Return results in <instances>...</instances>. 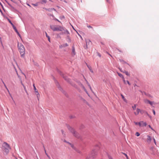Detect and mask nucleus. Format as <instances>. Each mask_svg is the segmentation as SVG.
Returning <instances> with one entry per match:
<instances>
[{
    "label": "nucleus",
    "instance_id": "obj_1",
    "mask_svg": "<svg viewBox=\"0 0 159 159\" xmlns=\"http://www.w3.org/2000/svg\"><path fill=\"white\" fill-rule=\"evenodd\" d=\"M60 75L63 77V78L68 83L71 84L72 86L76 88L77 85L74 83H73L71 81V80L69 79L66 75L61 72V71L58 70V71Z\"/></svg>",
    "mask_w": 159,
    "mask_h": 159
},
{
    "label": "nucleus",
    "instance_id": "obj_2",
    "mask_svg": "<svg viewBox=\"0 0 159 159\" xmlns=\"http://www.w3.org/2000/svg\"><path fill=\"white\" fill-rule=\"evenodd\" d=\"M18 47L19 48L21 57H25V48L24 46L21 44H19L18 43Z\"/></svg>",
    "mask_w": 159,
    "mask_h": 159
},
{
    "label": "nucleus",
    "instance_id": "obj_3",
    "mask_svg": "<svg viewBox=\"0 0 159 159\" xmlns=\"http://www.w3.org/2000/svg\"><path fill=\"white\" fill-rule=\"evenodd\" d=\"M53 79L54 80V82L56 84V85L59 89L67 97H68V95L67 94L65 91L63 90L62 88L60 86L59 82L55 79L54 77H53Z\"/></svg>",
    "mask_w": 159,
    "mask_h": 159
},
{
    "label": "nucleus",
    "instance_id": "obj_4",
    "mask_svg": "<svg viewBox=\"0 0 159 159\" xmlns=\"http://www.w3.org/2000/svg\"><path fill=\"white\" fill-rule=\"evenodd\" d=\"M3 151L7 154L9 152V150L11 149L9 145L6 142H4L2 145Z\"/></svg>",
    "mask_w": 159,
    "mask_h": 159
},
{
    "label": "nucleus",
    "instance_id": "obj_5",
    "mask_svg": "<svg viewBox=\"0 0 159 159\" xmlns=\"http://www.w3.org/2000/svg\"><path fill=\"white\" fill-rule=\"evenodd\" d=\"M61 30L62 32L60 33V34H70L69 31L65 27H62Z\"/></svg>",
    "mask_w": 159,
    "mask_h": 159
},
{
    "label": "nucleus",
    "instance_id": "obj_6",
    "mask_svg": "<svg viewBox=\"0 0 159 159\" xmlns=\"http://www.w3.org/2000/svg\"><path fill=\"white\" fill-rule=\"evenodd\" d=\"M71 132L73 134V135L77 138L80 139V135L78 133H77L75 130H71Z\"/></svg>",
    "mask_w": 159,
    "mask_h": 159
},
{
    "label": "nucleus",
    "instance_id": "obj_7",
    "mask_svg": "<svg viewBox=\"0 0 159 159\" xmlns=\"http://www.w3.org/2000/svg\"><path fill=\"white\" fill-rule=\"evenodd\" d=\"M141 114L142 115H147L151 119L152 118V116L149 115L148 113L145 110H141Z\"/></svg>",
    "mask_w": 159,
    "mask_h": 159
},
{
    "label": "nucleus",
    "instance_id": "obj_8",
    "mask_svg": "<svg viewBox=\"0 0 159 159\" xmlns=\"http://www.w3.org/2000/svg\"><path fill=\"white\" fill-rule=\"evenodd\" d=\"M117 73L119 76H120V77H121V78H122L124 83L125 84H126V81L125 80V78H124L123 75L122 74H121L120 73H119L118 72H117Z\"/></svg>",
    "mask_w": 159,
    "mask_h": 159
},
{
    "label": "nucleus",
    "instance_id": "obj_9",
    "mask_svg": "<svg viewBox=\"0 0 159 159\" xmlns=\"http://www.w3.org/2000/svg\"><path fill=\"white\" fill-rule=\"evenodd\" d=\"M62 26L59 25L58 26V27H56V28L55 29V31H62Z\"/></svg>",
    "mask_w": 159,
    "mask_h": 159
},
{
    "label": "nucleus",
    "instance_id": "obj_10",
    "mask_svg": "<svg viewBox=\"0 0 159 159\" xmlns=\"http://www.w3.org/2000/svg\"><path fill=\"white\" fill-rule=\"evenodd\" d=\"M144 102L146 103L149 104L151 106H152L154 103L153 102L151 101L148 99L145 100Z\"/></svg>",
    "mask_w": 159,
    "mask_h": 159
},
{
    "label": "nucleus",
    "instance_id": "obj_11",
    "mask_svg": "<svg viewBox=\"0 0 159 159\" xmlns=\"http://www.w3.org/2000/svg\"><path fill=\"white\" fill-rule=\"evenodd\" d=\"M147 142L149 143H150L152 140V137L149 135H147Z\"/></svg>",
    "mask_w": 159,
    "mask_h": 159
},
{
    "label": "nucleus",
    "instance_id": "obj_12",
    "mask_svg": "<svg viewBox=\"0 0 159 159\" xmlns=\"http://www.w3.org/2000/svg\"><path fill=\"white\" fill-rule=\"evenodd\" d=\"M147 125V124L145 122H144L143 121H140V127L146 126Z\"/></svg>",
    "mask_w": 159,
    "mask_h": 159
},
{
    "label": "nucleus",
    "instance_id": "obj_13",
    "mask_svg": "<svg viewBox=\"0 0 159 159\" xmlns=\"http://www.w3.org/2000/svg\"><path fill=\"white\" fill-rule=\"evenodd\" d=\"M77 82L80 86L83 89H84V90H85L86 93H88L86 91L84 86L83 85V84L80 81H78Z\"/></svg>",
    "mask_w": 159,
    "mask_h": 159
},
{
    "label": "nucleus",
    "instance_id": "obj_14",
    "mask_svg": "<svg viewBox=\"0 0 159 159\" xmlns=\"http://www.w3.org/2000/svg\"><path fill=\"white\" fill-rule=\"evenodd\" d=\"M72 54H73L74 55H75L76 54V52H75V48L74 45L72 46Z\"/></svg>",
    "mask_w": 159,
    "mask_h": 159
},
{
    "label": "nucleus",
    "instance_id": "obj_15",
    "mask_svg": "<svg viewBox=\"0 0 159 159\" xmlns=\"http://www.w3.org/2000/svg\"><path fill=\"white\" fill-rule=\"evenodd\" d=\"M67 35L66 39H68L67 41L69 43H70L71 42V39H70V38L69 36V34H67Z\"/></svg>",
    "mask_w": 159,
    "mask_h": 159
},
{
    "label": "nucleus",
    "instance_id": "obj_16",
    "mask_svg": "<svg viewBox=\"0 0 159 159\" xmlns=\"http://www.w3.org/2000/svg\"><path fill=\"white\" fill-rule=\"evenodd\" d=\"M16 32V33L19 36V37L21 39V36L19 32H18V31L17 30L16 28H15V29L14 30Z\"/></svg>",
    "mask_w": 159,
    "mask_h": 159
},
{
    "label": "nucleus",
    "instance_id": "obj_17",
    "mask_svg": "<svg viewBox=\"0 0 159 159\" xmlns=\"http://www.w3.org/2000/svg\"><path fill=\"white\" fill-rule=\"evenodd\" d=\"M68 144H69L70 146L74 150H76V148L74 147V145L73 144L71 143H68Z\"/></svg>",
    "mask_w": 159,
    "mask_h": 159
},
{
    "label": "nucleus",
    "instance_id": "obj_18",
    "mask_svg": "<svg viewBox=\"0 0 159 159\" xmlns=\"http://www.w3.org/2000/svg\"><path fill=\"white\" fill-rule=\"evenodd\" d=\"M119 61H120V62H122V63L123 64H124V63L126 64L127 65L129 66V64L128 63H127L125 61H124L122 59H120Z\"/></svg>",
    "mask_w": 159,
    "mask_h": 159
},
{
    "label": "nucleus",
    "instance_id": "obj_19",
    "mask_svg": "<svg viewBox=\"0 0 159 159\" xmlns=\"http://www.w3.org/2000/svg\"><path fill=\"white\" fill-rule=\"evenodd\" d=\"M86 41V45H89L90 43H91V41L89 39H87L85 40Z\"/></svg>",
    "mask_w": 159,
    "mask_h": 159
},
{
    "label": "nucleus",
    "instance_id": "obj_20",
    "mask_svg": "<svg viewBox=\"0 0 159 159\" xmlns=\"http://www.w3.org/2000/svg\"><path fill=\"white\" fill-rule=\"evenodd\" d=\"M32 62L33 64L35 65L36 66H39V65L38 64L37 62H35L34 60H32Z\"/></svg>",
    "mask_w": 159,
    "mask_h": 159
},
{
    "label": "nucleus",
    "instance_id": "obj_21",
    "mask_svg": "<svg viewBox=\"0 0 159 159\" xmlns=\"http://www.w3.org/2000/svg\"><path fill=\"white\" fill-rule=\"evenodd\" d=\"M86 64L87 66V67H88V68H89V70H90V71L92 72V73H93V70H92V69H91V67L89 66L88 65H87V64L86 63Z\"/></svg>",
    "mask_w": 159,
    "mask_h": 159
},
{
    "label": "nucleus",
    "instance_id": "obj_22",
    "mask_svg": "<svg viewBox=\"0 0 159 159\" xmlns=\"http://www.w3.org/2000/svg\"><path fill=\"white\" fill-rule=\"evenodd\" d=\"M50 27L51 29L53 31H55V29L56 28V27L54 25H50Z\"/></svg>",
    "mask_w": 159,
    "mask_h": 159
},
{
    "label": "nucleus",
    "instance_id": "obj_23",
    "mask_svg": "<svg viewBox=\"0 0 159 159\" xmlns=\"http://www.w3.org/2000/svg\"><path fill=\"white\" fill-rule=\"evenodd\" d=\"M43 148H44V150L45 151V154L49 158V159H50V157L48 154L46 153V150H45V148L44 147V145H43Z\"/></svg>",
    "mask_w": 159,
    "mask_h": 159
},
{
    "label": "nucleus",
    "instance_id": "obj_24",
    "mask_svg": "<svg viewBox=\"0 0 159 159\" xmlns=\"http://www.w3.org/2000/svg\"><path fill=\"white\" fill-rule=\"evenodd\" d=\"M45 33H46V37L48 38V41L50 42V36H49L47 34V33L46 32H45Z\"/></svg>",
    "mask_w": 159,
    "mask_h": 159
},
{
    "label": "nucleus",
    "instance_id": "obj_25",
    "mask_svg": "<svg viewBox=\"0 0 159 159\" xmlns=\"http://www.w3.org/2000/svg\"><path fill=\"white\" fill-rule=\"evenodd\" d=\"M124 73H125V74L127 76H129L130 75V74L128 73V72L125 71V70H124Z\"/></svg>",
    "mask_w": 159,
    "mask_h": 159
},
{
    "label": "nucleus",
    "instance_id": "obj_26",
    "mask_svg": "<svg viewBox=\"0 0 159 159\" xmlns=\"http://www.w3.org/2000/svg\"><path fill=\"white\" fill-rule=\"evenodd\" d=\"M66 125L68 129H73V128H71V127H70L68 124H66Z\"/></svg>",
    "mask_w": 159,
    "mask_h": 159
},
{
    "label": "nucleus",
    "instance_id": "obj_27",
    "mask_svg": "<svg viewBox=\"0 0 159 159\" xmlns=\"http://www.w3.org/2000/svg\"><path fill=\"white\" fill-rule=\"evenodd\" d=\"M141 110L137 108V114H139V113L140 112L141 113Z\"/></svg>",
    "mask_w": 159,
    "mask_h": 159
},
{
    "label": "nucleus",
    "instance_id": "obj_28",
    "mask_svg": "<svg viewBox=\"0 0 159 159\" xmlns=\"http://www.w3.org/2000/svg\"><path fill=\"white\" fill-rule=\"evenodd\" d=\"M6 2L8 4V5L12 9H15V8L14 7H13L11 4H10V3H9L7 1H6Z\"/></svg>",
    "mask_w": 159,
    "mask_h": 159
},
{
    "label": "nucleus",
    "instance_id": "obj_29",
    "mask_svg": "<svg viewBox=\"0 0 159 159\" xmlns=\"http://www.w3.org/2000/svg\"><path fill=\"white\" fill-rule=\"evenodd\" d=\"M47 2V1L45 0H42L41 2V3L42 4H43L44 3H46Z\"/></svg>",
    "mask_w": 159,
    "mask_h": 159
},
{
    "label": "nucleus",
    "instance_id": "obj_30",
    "mask_svg": "<svg viewBox=\"0 0 159 159\" xmlns=\"http://www.w3.org/2000/svg\"><path fill=\"white\" fill-rule=\"evenodd\" d=\"M85 128V127L84 125H81L80 126V129H81Z\"/></svg>",
    "mask_w": 159,
    "mask_h": 159
},
{
    "label": "nucleus",
    "instance_id": "obj_31",
    "mask_svg": "<svg viewBox=\"0 0 159 159\" xmlns=\"http://www.w3.org/2000/svg\"><path fill=\"white\" fill-rule=\"evenodd\" d=\"M134 123L136 125H138L140 126V121L139 122H134Z\"/></svg>",
    "mask_w": 159,
    "mask_h": 159
},
{
    "label": "nucleus",
    "instance_id": "obj_32",
    "mask_svg": "<svg viewBox=\"0 0 159 159\" xmlns=\"http://www.w3.org/2000/svg\"><path fill=\"white\" fill-rule=\"evenodd\" d=\"M59 18L61 20H63L64 19L65 17L64 16H60Z\"/></svg>",
    "mask_w": 159,
    "mask_h": 159
},
{
    "label": "nucleus",
    "instance_id": "obj_33",
    "mask_svg": "<svg viewBox=\"0 0 159 159\" xmlns=\"http://www.w3.org/2000/svg\"><path fill=\"white\" fill-rule=\"evenodd\" d=\"M121 96L122 98L124 100V101H125L126 100V99L125 98V97H124V96L123 95V94H121Z\"/></svg>",
    "mask_w": 159,
    "mask_h": 159
},
{
    "label": "nucleus",
    "instance_id": "obj_34",
    "mask_svg": "<svg viewBox=\"0 0 159 159\" xmlns=\"http://www.w3.org/2000/svg\"><path fill=\"white\" fill-rule=\"evenodd\" d=\"M44 9L47 11H52L51 8H45Z\"/></svg>",
    "mask_w": 159,
    "mask_h": 159
},
{
    "label": "nucleus",
    "instance_id": "obj_35",
    "mask_svg": "<svg viewBox=\"0 0 159 159\" xmlns=\"http://www.w3.org/2000/svg\"><path fill=\"white\" fill-rule=\"evenodd\" d=\"M136 104H134V106H132V107L133 110H135L136 109Z\"/></svg>",
    "mask_w": 159,
    "mask_h": 159
},
{
    "label": "nucleus",
    "instance_id": "obj_36",
    "mask_svg": "<svg viewBox=\"0 0 159 159\" xmlns=\"http://www.w3.org/2000/svg\"><path fill=\"white\" fill-rule=\"evenodd\" d=\"M33 86L34 87V89L35 90V91H37L36 90H36V88L35 86V84H33Z\"/></svg>",
    "mask_w": 159,
    "mask_h": 159
},
{
    "label": "nucleus",
    "instance_id": "obj_37",
    "mask_svg": "<svg viewBox=\"0 0 159 159\" xmlns=\"http://www.w3.org/2000/svg\"><path fill=\"white\" fill-rule=\"evenodd\" d=\"M60 35H61V34H60V33L59 34H57V38H61V37L60 36Z\"/></svg>",
    "mask_w": 159,
    "mask_h": 159
},
{
    "label": "nucleus",
    "instance_id": "obj_38",
    "mask_svg": "<svg viewBox=\"0 0 159 159\" xmlns=\"http://www.w3.org/2000/svg\"><path fill=\"white\" fill-rule=\"evenodd\" d=\"M68 46V44L67 43H65L64 44H63V46L64 47H67Z\"/></svg>",
    "mask_w": 159,
    "mask_h": 159
},
{
    "label": "nucleus",
    "instance_id": "obj_39",
    "mask_svg": "<svg viewBox=\"0 0 159 159\" xmlns=\"http://www.w3.org/2000/svg\"><path fill=\"white\" fill-rule=\"evenodd\" d=\"M108 157L109 159H113L112 157L109 154L108 155Z\"/></svg>",
    "mask_w": 159,
    "mask_h": 159
},
{
    "label": "nucleus",
    "instance_id": "obj_40",
    "mask_svg": "<svg viewBox=\"0 0 159 159\" xmlns=\"http://www.w3.org/2000/svg\"><path fill=\"white\" fill-rule=\"evenodd\" d=\"M122 153L125 156V157H126L127 159H129L128 156H127V154H125V153Z\"/></svg>",
    "mask_w": 159,
    "mask_h": 159
},
{
    "label": "nucleus",
    "instance_id": "obj_41",
    "mask_svg": "<svg viewBox=\"0 0 159 159\" xmlns=\"http://www.w3.org/2000/svg\"><path fill=\"white\" fill-rule=\"evenodd\" d=\"M135 135L137 136H139L140 135V134L139 132H137L135 134Z\"/></svg>",
    "mask_w": 159,
    "mask_h": 159
},
{
    "label": "nucleus",
    "instance_id": "obj_42",
    "mask_svg": "<svg viewBox=\"0 0 159 159\" xmlns=\"http://www.w3.org/2000/svg\"><path fill=\"white\" fill-rule=\"evenodd\" d=\"M32 5H33L34 6H38V3H35V4H32Z\"/></svg>",
    "mask_w": 159,
    "mask_h": 159
},
{
    "label": "nucleus",
    "instance_id": "obj_43",
    "mask_svg": "<svg viewBox=\"0 0 159 159\" xmlns=\"http://www.w3.org/2000/svg\"><path fill=\"white\" fill-rule=\"evenodd\" d=\"M81 99L84 102H85L86 101V100L84 99V98H83L82 97H81Z\"/></svg>",
    "mask_w": 159,
    "mask_h": 159
},
{
    "label": "nucleus",
    "instance_id": "obj_44",
    "mask_svg": "<svg viewBox=\"0 0 159 159\" xmlns=\"http://www.w3.org/2000/svg\"><path fill=\"white\" fill-rule=\"evenodd\" d=\"M11 25L12 26L14 30L15 29V28H16V27L13 24H11Z\"/></svg>",
    "mask_w": 159,
    "mask_h": 159
},
{
    "label": "nucleus",
    "instance_id": "obj_45",
    "mask_svg": "<svg viewBox=\"0 0 159 159\" xmlns=\"http://www.w3.org/2000/svg\"><path fill=\"white\" fill-rule=\"evenodd\" d=\"M85 80L87 82V84L88 86L89 87L90 86H91L88 83V82L87 81V80L85 79Z\"/></svg>",
    "mask_w": 159,
    "mask_h": 159
},
{
    "label": "nucleus",
    "instance_id": "obj_46",
    "mask_svg": "<svg viewBox=\"0 0 159 159\" xmlns=\"http://www.w3.org/2000/svg\"><path fill=\"white\" fill-rule=\"evenodd\" d=\"M75 117V116H72V115H71L70 116V119H73V118H74Z\"/></svg>",
    "mask_w": 159,
    "mask_h": 159
},
{
    "label": "nucleus",
    "instance_id": "obj_47",
    "mask_svg": "<svg viewBox=\"0 0 159 159\" xmlns=\"http://www.w3.org/2000/svg\"><path fill=\"white\" fill-rule=\"evenodd\" d=\"M119 70H120V71L122 72H123V73H124V70H123L122 68H119Z\"/></svg>",
    "mask_w": 159,
    "mask_h": 159
},
{
    "label": "nucleus",
    "instance_id": "obj_48",
    "mask_svg": "<svg viewBox=\"0 0 159 159\" xmlns=\"http://www.w3.org/2000/svg\"><path fill=\"white\" fill-rule=\"evenodd\" d=\"M35 92L37 93V97L38 98L39 96V93L38 92V91H35Z\"/></svg>",
    "mask_w": 159,
    "mask_h": 159
},
{
    "label": "nucleus",
    "instance_id": "obj_49",
    "mask_svg": "<svg viewBox=\"0 0 159 159\" xmlns=\"http://www.w3.org/2000/svg\"><path fill=\"white\" fill-rule=\"evenodd\" d=\"M8 21L11 24V25L13 24L12 23V22H11V21L9 19H8Z\"/></svg>",
    "mask_w": 159,
    "mask_h": 159
},
{
    "label": "nucleus",
    "instance_id": "obj_50",
    "mask_svg": "<svg viewBox=\"0 0 159 159\" xmlns=\"http://www.w3.org/2000/svg\"><path fill=\"white\" fill-rule=\"evenodd\" d=\"M84 48L85 49H87L88 48V45H86V46H84Z\"/></svg>",
    "mask_w": 159,
    "mask_h": 159
},
{
    "label": "nucleus",
    "instance_id": "obj_51",
    "mask_svg": "<svg viewBox=\"0 0 159 159\" xmlns=\"http://www.w3.org/2000/svg\"><path fill=\"white\" fill-rule=\"evenodd\" d=\"M54 20H56V21H58V22H60V21L58 20L57 19V18H54Z\"/></svg>",
    "mask_w": 159,
    "mask_h": 159
},
{
    "label": "nucleus",
    "instance_id": "obj_52",
    "mask_svg": "<svg viewBox=\"0 0 159 159\" xmlns=\"http://www.w3.org/2000/svg\"><path fill=\"white\" fill-rule=\"evenodd\" d=\"M153 141H154V143L156 145V140H155V139L154 138H153Z\"/></svg>",
    "mask_w": 159,
    "mask_h": 159
},
{
    "label": "nucleus",
    "instance_id": "obj_53",
    "mask_svg": "<svg viewBox=\"0 0 159 159\" xmlns=\"http://www.w3.org/2000/svg\"><path fill=\"white\" fill-rule=\"evenodd\" d=\"M152 111H153V113L154 115H155V114H156V113H155V110L154 109H153Z\"/></svg>",
    "mask_w": 159,
    "mask_h": 159
},
{
    "label": "nucleus",
    "instance_id": "obj_54",
    "mask_svg": "<svg viewBox=\"0 0 159 159\" xmlns=\"http://www.w3.org/2000/svg\"><path fill=\"white\" fill-rule=\"evenodd\" d=\"M148 126L151 129H153L151 127L150 125H148Z\"/></svg>",
    "mask_w": 159,
    "mask_h": 159
},
{
    "label": "nucleus",
    "instance_id": "obj_55",
    "mask_svg": "<svg viewBox=\"0 0 159 159\" xmlns=\"http://www.w3.org/2000/svg\"><path fill=\"white\" fill-rule=\"evenodd\" d=\"M98 56H99L100 57H101V55L100 53L98 52Z\"/></svg>",
    "mask_w": 159,
    "mask_h": 159
},
{
    "label": "nucleus",
    "instance_id": "obj_56",
    "mask_svg": "<svg viewBox=\"0 0 159 159\" xmlns=\"http://www.w3.org/2000/svg\"><path fill=\"white\" fill-rule=\"evenodd\" d=\"M126 82H127V83L129 85H131L129 83V81L128 80H127Z\"/></svg>",
    "mask_w": 159,
    "mask_h": 159
},
{
    "label": "nucleus",
    "instance_id": "obj_57",
    "mask_svg": "<svg viewBox=\"0 0 159 159\" xmlns=\"http://www.w3.org/2000/svg\"><path fill=\"white\" fill-rule=\"evenodd\" d=\"M4 85L5 87V88H6V89H7V91H8V92H9V90H8V89H7V86H6V85H5V84H4Z\"/></svg>",
    "mask_w": 159,
    "mask_h": 159
},
{
    "label": "nucleus",
    "instance_id": "obj_58",
    "mask_svg": "<svg viewBox=\"0 0 159 159\" xmlns=\"http://www.w3.org/2000/svg\"><path fill=\"white\" fill-rule=\"evenodd\" d=\"M51 9H52V11L54 10L55 11H56V9L53 8H52Z\"/></svg>",
    "mask_w": 159,
    "mask_h": 159
},
{
    "label": "nucleus",
    "instance_id": "obj_59",
    "mask_svg": "<svg viewBox=\"0 0 159 159\" xmlns=\"http://www.w3.org/2000/svg\"><path fill=\"white\" fill-rule=\"evenodd\" d=\"M85 103L88 106L89 105V103L86 101L85 102Z\"/></svg>",
    "mask_w": 159,
    "mask_h": 159
},
{
    "label": "nucleus",
    "instance_id": "obj_60",
    "mask_svg": "<svg viewBox=\"0 0 159 159\" xmlns=\"http://www.w3.org/2000/svg\"><path fill=\"white\" fill-rule=\"evenodd\" d=\"M87 27L89 28H92V27L90 25H88L87 26Z\"/></svg>",
    "mask_w": 159,
    "mask_h": 159
},
{
    "label": "nucleus",
    "instance_id": "obj_61",
    "mask_svg": "<svg viewBox=\"0 0 159 159\" xmlns=\"http://www.w3.org/2000/svg\"><path fill=\"white\" fill-rule=\"evenodd\" d=\"M64 142L67 143H69V142H67L66 140H64Z\"/></svg>",
    "mask_w": 159,
    "mask_h": 159
},
{
    "label": "nucleus",
    "instance_id": "obj_62",
    "mask_svg": "<svg viewBox=\"0 0 159 159\" xmlns=\"http://www.w3.org/2000/svg\"><path fill=\"white\" fill-rule=\"evenodd\" d=\"M21 84L23 86V87H25V86H24V85L23 84L22 80L21 81Z\"/></svg>",
    "mask_w": 159,
    "mask_h": 159
},
{
    "label": "nucleus",
    "instance_id": "obj_63",
    "mask_svg": "<svg viewBox=\"0 0 159 159\" xmlns=\"http://www.w3.org/2000/svg\"><path fill=\"white\" fill-rule=\"evenodd\" d=\"M89 87V88H90V89L91 90L92 92H93V90H92V88H91V86H90Z\"/></svg>",
    "mask_w": 159,
    "mask_h": 159
},
{
    "label": "nucleus",
    "instance_id": "obj_64",
    "mask_svg": "<svg viewBox=\"0 0 159 159\" xmlns=\"http://www.w3.org/2000/svg\"><path fill=\"white\" fill-rule=\"evenodd\" d=\"M117 49L118 50V51H119V52H122V51H121V50H120L119 49Z\"/></svg>",
    "mask_w": 159,
    "mask_h": 159
}]
</instances>
